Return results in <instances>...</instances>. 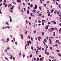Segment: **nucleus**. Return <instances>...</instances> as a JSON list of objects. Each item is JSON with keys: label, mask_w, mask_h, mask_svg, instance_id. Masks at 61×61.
Here are the masks:
<instances>
[{"label": "nucleus", "mask_w": 61, "mask_h": 61, "mask_svg": "<svg viewBox=\"0 0 61 61\" xmlns=\"http://www.w3.org/2000/svg\"><path fill=\"white\" fill-rule=\"evenodd\" d=\"M44 59V57H42V58L41 57L40 59L39 60L40 61H42V60H43Z\"/></svg>", "instance_id": "obj_1"}, {"label": "nucleus", "mask_w": 61, "mask_h": 61, "mask_svg": "<svg viewBox=\"0 0 61 61\" xmlns=\"http://www.w3.org/2000/svg\"><path fill=\"white\" fill-rule=\"evenodd\" d=\"M20 36H21V38L23 40V39H24V38L23 37V36H24V35H23L21 34L20 35Z\"/></svg>", "instance_id": "obj_2"}, {"label": "nucleus", "mask_w": 61, "mask_h": 61, "mask_svg": "<svg viewBox=\"0 0 61 61\" xmlns=\"http://www.w3.org/2000/svg\"><path fill=\"white\" fill-rule=\"evenodd\" d=\"M30 15H31V16H34V17L35 16L34 15H33V13H30Z\"/></svg>", "instance_id": "obj_3"}, {"label": "nucleus", "mask_w": 61, "mask_h": 61, "mask_svg": "<svg viewBox=\"0 0 61 61\" xmlns=\"http://www.w3.org/2000/svg\"><path fill=\"white\" fill-rule=\"evenodd\" d=\"M9 39L8 38H7V41H6V43H7V42H8L9 41Z\"/></svg>", "instance_id": "obj_4"}, {"label": "nucleus", "mask_w": 61, "mask_h": 61, "mask_svg": "<svg viewBox=\"0 0 61 61\" xmlns=\"http://www.w3.org/2000/svg\"><path fill=\"white\" fill-rule=\"evenodd\" d=\"M17 1L18 3H20V2H21V0H17Z\"/></svg>", "instance_id": "obj_5"}, {"label": "nucleus", "mask_w": 61, "mask_h": 61, "mask_svg": "<svg viewBox=\"0 0 61 61\" xmlns=\"http://www.w3.org/2000/svg\"><path fill=\"white\" fill-rule=\"evenodd\" d=\"M33 4H30V7H31V8L32 7H33Z\"/></svg>", "instance_id": "obj_6"}, {"label": "nucleus", "mask_w": 61, "mask_h": 61, "mask_svg": "<svg viewBox=\"0 0 61 61\" xmlns=\"http://www.w3.org/2000/svg\"><path fill=\"white\" fill-rule=\"evenodd\" d=\"M50 29H51L52 31H54V28H50Z\"/></svg>", "instance_id": "obj_7"}, {"label": "nucleus", "mask_w": 61, "mask_h": 61, "mask_svg": "<svg viewBox=\"0 0 61 61\" xmlns=\"http://www.w3.org/2000/svg\"><path fill=\"white\" fill-rule=\"evenodd\" d=\"M27 12H26L28 14H29V10H28L27 11Z\"/></svg>", "instance_id": "obj_8"}, {"label": "nucleus", "mask_w": 61, "mask_h": 61, "mask_svg": "<svg viewBox=\"0 0 61 61\" xmlns=\"http://www.w3.org/2000/svg\"><path fill=\"white\" fill-rule=\"evenodd\" d=\"M52 23H54V24H56V22L54 21H52Z\"/></svg>", "instance_id": "obj_9"}, {"label": "nucleus", "mask_w": 61, "mask_h": 61, "mask_svg": "<svg viewBox=\"0 0 61 61\" xmlns=\"http://www.w3.org/2000/svg\"><path fill=\"white\" fill-rule=\"evenodd\" d=\"M41 6L39 7V8L40 10H42V9L41 8Z\"/></svg>", "instance_id": "obj_10"}, {"label": "nucleus", "mask_w": 61, "mask_h": 61, "mask_svg": "<svg viewBox=\"0 0 61 61\" xmlns=\"http://www.w3.org/2000/svg\"><path fill=\"white\" fill-rule=\"evenodd\" d=\"M39 57L37 58L36 60V61H38V60H39Z\"/></svg>", "instance_id": "obj_11"}, {"label": "nucleus", "mask_w": 61, "mask_h": 61, "mask_svg": "<svg viewBox=\"0 0 61 61\" xmlns=\"http://www.w3.org/2000/svg\"><path fill=\"white\" fill-rule=\"evenodd\" d=\"M49 41L50 43H51L52 42V41H51V40L50 38H49Z\"/></svg>", "instance_id": "obj_12"}, {"label": "nucleus", "mask_w": 61, "mask_h": 61, "mask_svg": "<svg viewBox=\"0 0 61 61\" xmlns=\"http://www.w3.org/2000/svg\"><path fill=\"white\" fill-rule=\"evenodd\" d=\"M58 55L59 56H61V54L59 53L58 54Z\"/></svg>", "instance_id": "obj_13"}, {"label": "nucleus", "mask_w": 61, "mask_h": 61, "mask_svg": "<svg viewBox=\"0 0 61 61\" xmlns=\"http://www.w3.org/2000/svg\"><path fill=\"white\" fill-rule=\"evenodd\" d=\"M56 43H57V42H59V41H58V40H56Z\"/></svg>", "instance_id": "obj_14"}, {"label": "nucleus", "mask_w": 61, "mask_h": 61, "mask_svg": "<svg viewBox=\"0 0 61 61\" xmlns=\"http://www.w3.org/2000/svg\"><path fill=\"white\" fill-rule=\"evenodd\" d=\"M35 9H36V8H37V5H35Z\"/></svg>", "instance_id": "obj_15"}, {"label": "nucleus", "mask_w": 61, "mask_h": 61, "mask_svg": "<svg viewBox=\"0 0 61 61\" xmlns=\"http://www.w3.org/2000/svg\"><path fill=\"white\" fill-rule=\"evenodd\" d=\"M29 24L30 25H32V24H31V22H29Z\"/></svg>", "instance_id": "obj_16"}, {"label": "nucleus", "mask_w": 61, "mask_h": 61, "mask_svg": "<svg viewBox=\"0 0 61 61\" xmlns=\"http://www.w3.org/2000/svg\"><path fill=\"white\" fill-rule=\"evenodd\" d=\"M7 48V50H9V49H10V48L9 47H8Z\"/></svg>", "instance_id": "obj_17"}, {"label": "nucleus", "mask_w": 61, "mask_h": 61, "mask_svg": "<svg viewBox=\"0 0 61 61\" xmlns=\"http://www.w3.org/2000/svg\"><path fill=\"white\" fill-rule=\"evenodd\" d=\"M56 51H57V52H59L60 51L59 50H56Z\"/></svg>", "instance_id": "obj_18"}, {"label": "nucleus", "mask_w": 61, "mask_h": 61, "mask_svg": "<svg viewBox=\"0 0 61 61\" xmlns=\"http://www.w3.org/2000/svg\"><path fill=\"white\" fill-rule=\"evenodd\" d=\"M38 39H42V38H41V37H40L39 36L38 37Z\"/></svg>", "instance_id": "obj_19"}, {"label": "nucleus", "mask_w": 61, "mask_h": 61, "mask_svg": "<svg viewBox=\"0 0 61 61\" xmlns=\"http://www.w3.org/2000/svg\"><path fill=\"white\" fill-rule=\"evenodd\" d=\"M57 12V10H56L54 12V14H55Z\"/></svg>", "instance_id": "obj_20"}, {"label": "nucleus", "mask_w": 61, "mask_h": 61, "mask_svg": "<svg viewBox=\"0 0 61 61\" xmlns=\"http://www.w3.org/2000/svg\"><path fill=\"white\" fill-rule=\"evenodd\" d=\"M58 7L59 8H61V7L60 6V5L59 4L58 6Z\"/></svg>", "instance_id": "obj_21"}, {"label": "nucleus", "mask_w": 61, "mask_h": 61, "mask_svg": "<svg viewBox=\"0 0 61 61\" xmlns=\"http://www.w3.org/2000/svg\"><path fill=\"white\" fill-rule=\"evenodd\" d=\"M36 12V10H33L32 11L33 12Z\"/></svg>", "instance_id": "obj_22"}, {"label": "nucleus", "mask_w": 61, "mask_h": 61, "mask_svg": "<svg viewBox=\"0 0 61 61\" xmlns=\"http://www.w3.org/2000/svg\"><path fill=\"white\" fill-rule=\"evenodd\" d=\"M43 43L44 44V46L46 45V43L45 42H44V41H43Z\"/></svg>", "instance_id": "obj_23"}, {"label": "nucleus", "mask_w": 61, "mask_h": 61, "mask_svg": "<svg viewBox=\"0 0 61 61\" xmlns=\"http://www.w3.org/2000/svg\"><path fill=\"white\" fill-rule=\"evenodd\" d=\"M50 37L51 38H54V37L53 36Z\"/></svg>", "instance_id": "obj_24"}, {"label": "nucleus", "mask_w": 61, "mask_h": 61, "mask_svg": "<svg viewBox=\"0 0 61 61\" xmlns=\"http://www.w3.org/2000/svg\"><path fill=\"white\" fill-rule=\"evenodd\" d=\"M44 6H45V7H46V4H44Z\"/></svg>", "instance_id": "obj_25"}, {"label": "nucleus", "mask_w": 61, "mask_h": 61, "mask_svg": "<svg viewBox=\"0 0 61 61\" xmlns=\"http://www.w3.org/2000/svg\"><path fill=\"white\" fill-rule=\"evenodd\" d=\"M30 39H31V41H33V38L32 37H31L30 38Z\"/></svg>", "instance_id": "obj_26"}, {"label": "nucleus", "mask_w": 61, "mask_h": 61, "mask_svg": "<svg viewBox=\"0 0 61 61\" xmlns=\"http://www.w3.org/2000/svg\"><path fill=\"white\" fill-rule=\"evenodd\" d=\"M38 50L37 49L36 51V54H37V53L38 52Z\"/></svg>", "instance_id": "obj_27"}, {"label": "nucleus", "mask_w": 61, "mask_h": 61, "mask_svg": "<svg viewBox=\"0 0 61 61\" xmlns=\"http://www.w3.org/2000/svg\"><path fill=\"white\" fill-rule=\"evenodd\" d=\"M7 28H8L9 29L10 28V27H9V26H7Z\"/></svg>", "instance_id": "obj_28"}, {"label": "nucleus", "mask_w": 61, "mask_h": 61, "mask_svg": "<svg viewBox=\"0 0 61 61\" xmlns=\"http://www.w3.org/2000/svg\"><path fill=\"white\" fill-rule=\"evenodd\" d=\"M42 24L43 25H44V22H42Z\"/></svg>", "instance_id": "obj_29"}, {"label": "nucleus", "mask_w": 61, "mask_h": 61, "mask_svg": "<svg viewBox=\"0 0 61 61\" xmlns=\"http://www.w3.org/2000/svg\"><path fill=\"white\" fill-rule=\"evenodd\" d=\"M5 7H6L7 6V4H5Z\"/></svg>", "instance_id": "obj_30"}, {"label": "nucleus", "mask_w": 61, "mask_h": 61, "mask_svg": "<svg viewBox=\"0 0 61 61\" xmlns=\"http://www.w3.org/2000/svg\"><path fill=\"white\" fill-rule=\"evenodd\" d=\"M44 41H45V42H47L46 40V39H44Z\"/></svg>", "instance_id": "obj_31"}, {"label": "nucleus", "mask_w": 61, "mask_h": 61, "mask_svg": "<svg viewBox=\"0 0 61 61\" xmlns=\"http://www.w3.org/2000/svg\"><path fill=\"white\" fill-rule=\"evenodd\" d=\"M10 10V12H11V13H12V12L13 13V11L12 10Z\"/></svg>", "instance_id": "obj_32"}, {"label": "nucleus", "mask_w": 61, "mask_h": 61, "mask_svg": "<svg viewBox=\"0 0 61 61\" xmlns=\"http://www.w3.org/2000/svg\"><path fill=\"white\" fill-rule=\"evenodd\" d=\"M39 16H41L42 15V14H40L39 15Z\"/></svg>", "instance_id": "obj_33"}, {"label": "nucleus", "mask_w": 61, "mask_h": 61, "mask_svg": "<svg viewBox=\"0 0 61 61\" xmlns=\"http://www.w3.org/2000/svg\"><path fill=\"white\" fill-rule=\"evenodd\" d=\"M54 10H52L51 11V13H53V12H54Z\"/></svg>", "instance_id": "obj_34"}, {"label": "nucleus", "mask_w": 61, "mask_h": 61, "mask_svg": "<svg viewBox=\"0 0 61 61\" xmlns=\"http://www.w3.org/2000/svg\"><path fill=\"white\" fill-rule=\"evenodd\" d=\"M39 49L40 50H41V46L40 47Z\"/></svg>", "instance_id": "obj_35"}, {"label": "nucleus", "mask_w": 61, "mask_h": 61, "mask_svg": "<svg viewBox=\"0 0 61 61\" xmlns=\"http://www.w3.org/2000/svg\"><path fill=\"white\" fill-rule=\"evenodd\" d=\"M45 54H46H46H47V53H46V51H45Z\"/></svg>", "instance_id": "obj_36"}, {"label": "nucleus", "mask_w": 61, "mask_h": 61, "mask_svg": "<svg viewBox=\"0 0 61 61\" xmlns=\"http://www.w3.org/2000/svg\"><path fill=\"white\" fill-rule=\"evenodd\" d=\"M46 48L47 49V48H48V46H47V45H46Z\"/></svg>", "instance_id": "obj_37"}, {"label": "nucleus", "mask_w": 61, "mask_h": 61, "mask_svg": "<svg viewBox=\"0 0 61 61\" xmlns=\"http://www.w3.org/2000/svg\"><path fill=\"white\" fill-rule=\"evenodd\" d=\"M59 11L58 12H57V15H59Z\"/></svg>", "instance_id": "obj_38"}, {"label": "nucleus", "mask_w": 61, "mask_h": 61, "mask_svg": "<svg viewBox=\"0 0 61 61\" xmlns=\"http://www.w3.org/2000/svg\"><path fill=\"white\" fill-rule=\"evenodd\" d=\"M15 45H17V42L16 41L15 42Z\"/></svg>", "instance_id": "obj_39"}, {"label": "nucleus", "mask_w": 61, "mask_h": 61, "mask_svg": "<svg viewBox=\"0 0 61 61\" xmlns=\"http://www.w3.org/2000/svg\"><path fill=\"white\" fill-rule=\"evenodd\" d=\"M13 59L14 60H15V57H13Z\"/></svg>", "instance_id": "obj_40"}, {"label": "nucleus", "mask_w": 61, "mask_h": 61, "mask_svg": "<svg viewBox=\"0 0 61 61\" xmlns=\"http://www.w3.org/2000/svg\"><path fill=\"white\" fill-rule=\"evenodd\" d=\"M12 19H10V22H12Z\"/></svg>", "instance_id": "obj_41"}, {"label": "nucleus", "mask_w": 61, "mask_h": 61, "mask_svg": "<svg viewBox=\"0 0 61 61\" xmlns=\"http://www.w3.org/2000/svg\"><path fill=\"white\" fill-rule=\"evenodd\" d=\"M40 3H43L42 1L41 0H40Z\"/></svg>", "instance_id": "obj_42"}, {"label": "nucleus", "mask_w": 61, "mask_h": 61, "mask_svg": "<svg viewBox=\"0 0 61 61\" xmlns=\"http://www.w3.org/2000/svg\"><path fill=\"white\" fill-rule=\"evenodd\" d=\"M27 46H29V43H27Z\"/></svg>", "instance_id": "obj_43"}, {"label": "nucleus", "mask_w": 61, "mask_h": 61, "mask_svg": "<svg viewBox=\"0 0 61 61\" xmlns=\"http://www.w3.org/2000/svg\"><path fill=\"white\" fill-rule=\"evenodd\" d=\"M59 32H61V28H60V29L59 30Z\"/></svg>", "instance_id": "obj_44"}, {"label": "nucleus", "mask_w": 61, "mask_h": 61, "mask_svg": "<svg viewBox=\"0 0 61 61\" xmlns=\"http://www.w3.org/2000/svg\"><path fill=\"white\" fill-rule=\"evenodd\" d=\"M51 58H52V59H54V56H52Z\"/></svg>", "instance_id": "obj_45"}, {"label": "nucleus", "mask_w": 61, "mask_h": 61, "mask_svg": "<svg viewBox=\"0 0 61 61\" xmlns=\"http://www.w3.org/2000/svg\"><path fill=\"white\" fill-rule=\"evenodd\" d=\"M5 59H6V60H8V58H7L5 57Z\"/></svg>", "instance_id": "obj_46"}, {"label": "nucleus", "mask_w": 61, "mask_h": 61, "mask_svg": "<svg viewBox=\"0 0 61 61\" xmlns=\"http://www.w3.org/2000/svg\"><path fill=\"white\" fill-rule=\"evenodd\" d=\"M28 9H30V7H29V6L28 7Z\"/></svg>", "instance_id": "obj_47"}, {"label": "nucleus", "mask_w": 61, "mask_h": 61, "mask_svg": "<svg viewBox=\"0 0 61 61\" xmlns=\"http://www.w3.org/2000/svg\"><path fill=\"white\" fill-rule=\"evenodd\" d=\"M50 13H49L48 14V16H50Z\"/></svg>", "instance_id": "obj_48"}, {"label": "nucleus", "mask_w": 61, "mask_h": 61, "mask_svg": "<svg viewBox=\"0 0 61 61\" xmlns=\"http://www.w3.org/2000/svg\"><path fill=\"white\" fill-rule=\"evenodd\" d=\"M54 29L55 30H57V28H55Z\"/></svg>", "instance_id": "obj_49"}, {"label": "nucleus", "mask_w": 61, "mask_h": 61, "mask_svg": "<svg viewBox=\"0 0 61 61\" xmlns=\"http://www.w3.org/2000/svg\"><path fill=\"white\" fill-rule=\"evenodd\" d=\"M26 24H28V22L26 20Z\"/></svg>", "instance_id": "obj_50"}, {"label": "nucleus", "mask_w": 61, "mask_h": 61, "mask_svg": "<svg viewBox=\"0 0 61 61\" xmlns=\"http://www.w3.org/2000/svg\"><path fill=\"white\" fill-rule=\"evenodd\" d=\"M9 18L10 19H12V17L11 16L9 17Z\"/></svg>", "instance_id": "obj_51"}, {"label": "nucleus", "mask_w": 61, "mask_h": 61, "mask_svg": "<svg viewBox=\"0 0 61 61\" xmlns=\"http://www.w3.org/2000/svg\"><path fill=\"white\" fill-rule=\"evenodd\" d=\"M31 48L32 50H33V47H32V46H31Z\"/></svg>", "instance_id": "obj_52"}, {"label": "nucleus", "mask_w": 61, "mask_h": 61, "mask_svg": "<svg viewBox=\"0 0 61 61\" xmlns=\"http://www.w3.org/2000/svg\"><path fill=\"white\" fill-rule=\"evenodd\" d=\"M41 55H39V57H41Z\"/></svg>", "instance_id": "obj_53"}, {"label": "nucleus", "mask_w": 61, "mask_h": 61, "mask_svg": "<svg viewBox=\"0 0 61 61\" xmlns=\"http://www.w3.org/2000/svg\"><path fill=\"white\" fill-rule=\"evenodd\" d=\"M6 24H7V25H9V24H8V22H6Z\"/></svg>", "instance_id": "obj_54"}, {"label": "nucleus", "mask_w": 61, "mask_h": 61, "mask_svg": "<svg viewBox=\"0 0 61 61\" xmlns=\"http://www.w3.org/2000/svg\"><path fill=\"white\" fill-rule=\"evenodd\" d=\"M55 32H54V34H53L54 36H55Z\"/></svg>", "instance_id": "obj_55"}, {"label": "nucleus", "mask_w": 61, "mask_h": 61, "mask_svg": "<svg viewBox=\"0 0 61 61\" xmlns=\"http://www.w3.org/2000/svg\"><path fill=\"white\" fill-rule=\"evenodd\" d=\"M37 48L38 49H39V47L38 46H37Z\"/></svg>", "instance_id": "obj_56"}, {"label": "nucleus", "mask_w": 61, "mask_h": 61, "mask_svg": "<svg viewBox=\"0 0 61 61\" xmlns=\"http://www.w3.org/2000/svg\"><path fill=\"white\" fill-rule=\"evenodd\" d=\"M23 57L24 58V57H25V55H23Z\"/></svg>", "instance_id": "obj_57"}, {"label": "nucleus", "mask_w": 61, "mask_h": 61, "mask_svg": "<svg viewBox=\"0 0 61 61\" xmlns=\"http://www.w3.org/2000/svg\"><path fill=\"white\" fill-rule=\"evenodd\" d=\"M25 50H26V47L25 45Z\"/></svg>", "instance_id": "obj_58"}, {"label": "nucleus", "mask_w": 61, "mask_h": 61, "mask_svg": "<svg viewBox=\"0 0 61 61\" xmlns=\"http://www.w3.org/2000/svg\"><path fill=\"white\" fill-rule=\"evenodd\" d=\"M27 31H26L25 32V35H26L27 33Z\"/></svg>", "instance_id": "obj_59"}, {"label": "nucleus", "mask_w": 61, "mask_h": 61, "mask_svg": "<svg viewBox=\"0 0 61 61\" xmlns=\"http://www.w3.org/2000/svg\"><path fill=\"white\" fill-rule=\"evenodd\" d=\"M28 5H30V3H29L28 4Z\"/></svg>", "instance_id": "obj_60"}, {"label": "nucleus", "mask_w": 61, "mask_h": 61, "mask_svg": "<svg viewBox=\"0 0 61 61\" xmlns=\"http://www.w3.org/2000/svg\"><path fill=\"white\" fill-rule=\"evenodd\" d=\"M34 61H35V60H36V58H34Z\"/></svg>", "instance_id": "obj_61"}, {"label": "nucleus", "mask_w": 61, "mask_h": 61, "mask_svg": "<svg viewBox=\"0 0 61 61\" xmlns=\"http://www.w3.org/2000/svg\"><path fill=\"white\" fill-rule=\"evenodd\" d=\"M29 18L30 19H31V18L30 17H29Z\"/></svg>", "instance_id": "obj_62"}, {"label": "nucleus", "mask_w": 61, "mask_h": 61, "mask_svg": "<svg viewBox=\"0 0 61 61\" xmlns=\"http://www.w3.org/2000/svg\"><path fill=\"white\" fill-rule=\"evenodd\" d=\"M50 49H52V47H50Z\"/></svg>", "instance_id": "obj_63"}, {"label": "nucleus", "mask_w": 61, "mask_h": 61, "mask_svg": "<svg viewBox=\"0 0 61 61\" xmlns=\"http://www.w3.org/2000/svg\"><path fill=\"white\" fill-rule=\"evenodd\" d=\"M59 25H60V26H61V23H60L59 24Z\"/></svg>", "instance_id": "obj_64"}]
</instances>
